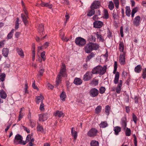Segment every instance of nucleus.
<instances>
[{
    "instance_id": "nucleus-12",
    "label": "nucleus",
    "mask_w": 146,
    "mask_h": 146,
    "mask_svg": "<svg viewBox=\"0 0 146 146\" xmlns=\"http://www.w3.org/2000/svg\"><path fill=\"white\" fill-rule=\"evenodd\" d=\"M39 120L40 121H44L47 119L48 118V114L47 113L44 114H41L39 115Z\"/></svg>"
},
{
    "instance_id": "nucleus-49",
    "label": "nucleus",
    "mask_w": 146,
    "mask_h": 146,
    "mask_svg": "<svg viewBox=\"0 0 146 146\" xmlns=\"http://www.w3.org/2000/svg\"><path fill=\"white\" fill-rule=\"evenodd\" d=\"M45 52L44 51L42 52L41 54V56L43 60L44 61L46 60Z\"/></svg>"
},
{
    "instance_id": "nucleus-43",
    "label": "nucleus",
    "mask_w": 146,
    "mask_h": 146,
    "mask_svg": "<svg viewBox=\"0 0 146 146\" xmlns=\"http://www.w3.org/2000/svg\"><path fill=\"white\" fill-rule=\"evenodd\" d=\"M102 107L100 106H98L95 109V113L96 114H98L100 112L101 110Z\"/></svg>"
},
{
    "instance_id": "nucleus-7",
    "label": "nucleus",
    "mask_w": 146,
    "mask_h": 146,
    "mask_svg": "<svg viewBox=\"0 0 146 146\" xmlns=\"http://www.w3.org/2000/svg\"><path fill=\"white\" fill-rule=\"evenodd\" d=\"M98 133V131L94 128H92L88 132L87 135L90 137H94L96 136Z\"/></svg>"
},
{
    "instance_id": "nucleus-20",
    "label": "nucleus",
    "mask_w": 146,
    "mask_h": 146,
    "mask_svg": "<svg viewBox=\"0 0 146 146\" xmlns=\"http://www.w3.org/2000/svg\"><path fill=\"white\" fill-rule=\"evenodd\" d=\"M0 96L1 98L5 99L7 97L6 93L3 90H0Z\"/></svg>"
},
{
    "instance_id": "nucleus-6",
    "label": "nucleus",
    "mask_w": 146,
    "mask_h": 146,
    "mask_svg": "<svg viewBox=\"0 0 146 146\" xmlns=\"http://www.w3.org/2000/svg\"><path fill=\"white\" fill-rule=\"evenodd\" d=\"M99 93V92L98 90L95 88L91 89L89 92L90 96L92 98L97 96Z\"/></svg>"
},
{
    "instance_id": "nucleus-14",
    "label": "nucleus",
    "mask_w": 146,
    "mask_h": 146,
    "mask_svg": "<svg viewBox=\"0 0 146 146\" xmlns=\"http://www.w3.org/2000/svg\"><path fill=\"white\" fill-rule=\"evenodd\" d=\"M103 24V23L102 22L100 21H97L94 23V26L95 28H100L102 26Z\"/></svg>"
},
{
    "instance_id": "nucleus-46",
    "label": "nucleus",
    "mask_w": 146,
    "mask_h": 146,
    "mask_svg": "<svg viewBox=\"0 0 146 146\" xmlns=\"http://www.w3.org/2000/svg\"><path fill=\"white\" fill-rule=\"evenodd\" d=\"M113 1L116 8L117 9H118L119 4V0H113Z\"/></svg>"
},
{
    "instance_id": "nucleus-64",
    "label": "nucleus",
    "mask_w": 146,
    "mask_h": 146,
    "mask_svg": "<svg viewBox=\"0 0 146 146\" xmlns=\"http://www.w3.org/2000/svg\"><path fill=\"white\" fill-rule=\"evenodd\" d=\"M120 33L121 37H123V28L122 27H121L120 28Z\"/></svg>"
},
{
    "instance_id": "nucleus-38",
    "label": "nucleus",
    "mask_w": 146,
    "mask_h": 146,
    "mask_svg": "<svg viewBox=\"0 0 146 146\" xmlns=\"http://www.w3.org/2000/svg\"><path fill=\"white\" fill-rule=\"evenodd\" d=\"M66 97L65 92H63L60 95V98L61 100L62 101H65V99Z\"/></svg>"
},
{
    "instance_id": "nucleus-62",
    "label": "nucleus",
    "mask_w": 146,
    "mask_h": 146,
    "mask_svg": "<svg viewBox=\"0 0 146 146\" xmlns=\"http://www.w3.org/2000/svg\"><path fill=\"white\" fill-rule=\"evenodd\" d=\"M23 129L25 131H26L28 133H29L30 132V131L29 129H28L27 127L23 126Z\"/></svg>"
},
{
    "instance_id": "nucleus-48",
    "label": "nucleus",
    "mask_w": 146,
    "mask_h": 146,
    "mask_svg": "<svg viewBox=\"0 0 146 146\" xmlns=\"http://www.w3.org/2000/svg\"><path fill=\"white\" fill-rule=\"evenodd\" d=\"M29 120L31 125L32 127H33L35 126L36 122L35 121L32 119H30Z\"/></svg>"
},
{
    "instance_id": "nucleus-39",
    "label": "nucleus",
    "mask_w": 146,
    "mask_h": 146,
    "mask_svg": "<svg viewBox=\"0 0 146 146\" xmlns=\"http://www.w3.org/2000/svg\"><path fill=\"white\" fill-rule=\"evenodd\" d=\"M137 10L138 8L137 7L134 8L132 10L131 13V16L132 18L134 17L135 14L137 12Z\"/></svg>"
},
{
    "instance_id": "nucleus-55",
    "label": "nucleus",
    "mask_w": 146,
    "mask_h": 146,
    "mask_svg": "<svg viewBox=\"0 0 146 146\" xmlns=\"http://www.w3.org/2000/svg\"><path fill=\"white\" fill-rule=\"evenodd\" d=\"M23 113L22 112H21V111H20L19 112V116L18 120L19 121H20L21 119L23 118Z\"/></svg>"
},
{
    "instance_id": "nucleus-27",
    "label": "nucleus",
    "mask_w": 146,
    "mask_h": 146,
    "mask_svg": "<svg viewBox=\"0 0 146 146\" xmlns=\"http://www.w3.org/2000/svg\"><path fill=\"white\" fill-rule=\"evenodd\" d=\"M44 97L42 95H40V96L36 97L37 100L36 103L39 104L40 102H42L44 99Z\"/></svg>"
},
{
    "instance_id": "nucleus-25",
    "label": "nucleus",
    "mask_w": 146,
    "mask_h": 146,
    "mask_svg": "<svg viewBox=\"0 0 146 146\" xmlns=\"http://www.w3.org/2000/svg\"><path fill=\"white\" fill-rule=\"evenodd\" d=\"M96 35L97 38L100 41L102 42L104 41V40L103 36H102L100 34V33H99L97 32L96 33Z\"/></svg>"
},
{
    "instance_id": "nucleus-3",
    "label": "nucleus",
    "mask_w": 146,
    "mask_h": 146,
    "mask_svg": "<svg viewBox=\"0 0 146 146\" xmlns=\"http://www.w3.org/2000/svg\"><path fill=\"white\" fill-rule=\"evenodd\" d=\"M75 42L77 45L79 46H84L86 43V40L80 37H77L75 39Z\"/></svg>"
},
{
    "instance_id": "nucleus-5",
    "label": "nucleus",
    "mask_w": 146,
    "mask_h": 146,
    "mask_svg": "<svg viewBox=\"0 0 146 146\" xmlns=\"http://www.w3.org/2000/svg\"><path fill=\"white\" fill-rule=\"evenodd\" d=\"M23 138L22 136L19 134H17L15 137L14 142L16 144H21L23 145Z\"/></svg>"
},
{
    "instance_id": "nucleus-28",
    "label": "nucleus",
    "mask_w": 146,
    "mask_h": 146,
    "mask_svg": "<svg viewBox=\"0 0 146 146\" xmlns=\"http://www.w3.org/2000/svg\"><path fill=\"white\" fill-rule=\"evenodd\" d=\"M142 68L140 65H138L134 69L136 73H139L141 72Z\"/></svg>"
},
{
    "instance_id": "nucleus-61",
    "label": "nucleus",
    "mask_w": 146,
    "mask_h": 146,
    "mask_svg": "<svg viewBox=\"0 0 146 146\" xmlns=\"http://www.w3.org/2000/svg\"><path fill=\"white\" fill-rule=\"evenodd\" d=\"M134 143L135 146H137V138L134 135Z\"/></svg>"
},
{
    "instance_id": "nucleus-23",
    "label": "nucleus",
    "mask_w": 146,
    "mask_h": 146,
    "mask_svg": "<svg viewBox=\"0 0 146 146\" xmlns=\"http://www.w3.org/2000/svg\"><path fill=\"white\" fill-rule=\"evenodd\" d=\"M113 130L115 135H118L119 132L121 131V128L119 126H116L114 128Z\"/></svg>"
},
{
    "instance_id": "nucleus-60",
    "label": "nucleus",
    "mask_w": 146,
    "mask_h": 146,
    "mask_svg": "<svg viewBox=\"0 0 146 146\" xmlns=\"http://www.w3.org/2000/svg\"><path fill=\"white\" fill-rule=\"evenodd\" d=\"M139 99V98L137 96H135L134 97V100L135 103H138V100Z\"/></svg>"
},
{
    "instance_id": "nucleus-44",
    "label": "nucleus",
    "mask_w": 146,
    "mask_h": 146,
    "mask_svg": "<svg viewBox=\"0 0 146 146\" xmlns=\"http://www.w3.org/2000/svg\"><path fill=\"white\" fill-rule=\"evenodd\" d=\"M14 31V29H12L11 32L8 34L7 36L8 39H11L12 38Z\"/></svg>"
},
{
    "instance_id": "nucleus-1",
    "label": "nucleus",
    "mask_w": 146,
    "mask_h": 146,
    "mask_svg": "<svg viewBox=\"0 0 146 146\" xmlns=\"http://www.w3.org/2000/svg\"><path fill=\"white\" fill-rule=\"evenodd\" d=\"M66 66L64 63H62L60 72L56 78L55 86L57 87L61 81L62 77H64L66 76Z\"/></svg>"
},
{
    "instance_id": "nucleus-47",
    "label": "nucleus",
    "mask_w": 146,
    "mask_h": 146,
    "mask_svg": "<svg viewBox=\"0 0 146 146\" xmlns=\"http://www.w3.org/2000/svg\"><path fill=\"white\" fill-rule=\"evenodd\" d=\"M65 18H66V21L64 22V26H65L66 25L67 22L69 20L70 17L68 15V14L66 13V14L65 16Z\"/></svg>"
},
{
    "instance_id": "nucleus-54",
    "label": "nucleus",
    "mask_w": 146,
    "mask_h": 146,
    "mask_svg": "<svg viewBox=\"0 0 146 146\" xmlns=\"http://www.w3.org/2000/svg\"><path fill=\"white\" fill-rule=\"evenodd\" d=\"M44 69H42V68L40 69L39 72V74H38V77H40L42 76L43 75V74L44 72Z\"/></svg>"
},
{
    "instance_id": "nucleus-45",
    "label": "nucleus",
    "mask_w": 146,
    "mask_h": 146,
    "mask_svg": "<svg viewBox=\"0 0 146 146\" xmlns=\"http://www.w3.org/2000/svg\"><path fill=\"white\" fill-rule=\"evenodd\" d=\"M105 88L104 87L102 86L99 89L100 93L102 94L105 93Z\"/></svg>"
},
{
    "instance_id": "nucleus-32",
    "label": "nucleus",
    "mask_w": 146,
    "mask_h": 146,
    "mask_svg": "<svg viewBox=\"0 0 146 146\" xmlns=\"http://www.w3.org/2000/svg\"><path fill=\"white\" fill-rule=\"evenodd\" d=\"M74 128L72 127L71 129V133L74 138L75 139L77 137V132L76 131L73 130Z\"/></svg>"
},
{
    "instance_id": "nucleus-37",
    "label": "nucleus",
    "mask_w": 146,
    "mask_h": 146,
    "mask_svg": "<svg viewBox=\"0 0 146 146\" xmlns=\"http://www.w3.org/2000/svg\"><path fill=\"white\" fill-rule=\"evenodd\" d=\"M110 109V107L109 106L107 105L106 106L105 108V112L106 114L108 115L109 114Z\"/></svg>"
},
{
    "instance_id": "nucleus-34",
    "label": "nucleus",
    "mask_w": 146,
    "mask_h": 146,
    "mask_svg": "<svg viewBox=\"0 0 146 146\" xmlns=\"http://www.w3.org/2000/svg\"><path fill=\"white\" fill-rule=\"evenodd\" d=\"M16 50L17 53L19 55L23 56H24L23 52L21 49L17 48Z\"/></svg>"
},
{
    "instance_id": "nucleus-35",
    "label": "nucleus",
    "mask_w": 146,
    "mask_h": 146,
    "mask_svg": "<svg viewBox=\"0 0 146 146\" xmlns=\"http://www.w3.org/2000/svg\"><path fill=\"white\" fill-rule=\"evenodd\" d=\"M31 139V135L30 134L28 135L26 137V141H23V145H25L26 144L27 142H28L30 141Z\"/></svg>"
},
{
    "instance_id": "nucleus-50",
    "label": "nucleus",
    "mask_w": 146,
    "mask_h": 146,
    "mask_svg": "<svg viewBox=\"0 0 146 146\" xmlns=\"http://www.w3.org/2000/svg\"><path fill=\"white\" fill-rule=\"evenodd\" d=\"M119 49L120 52H123V54H125L126 53V51L124 49V46H119Z\"/></svg>"
},
{
    "instance_id": "nucleus-10",
    "label": "nucleus",
    "mask_w": 146,
    "mask_h": 146,
    "mask_svg": "<svg viewBox=\"0 0 146 146\" xmlns=\"http://www.w3.org/2000/svg\"><path fill=\"white\" fill-rule=\"evenodd\" d=\"M99 46H86L85 51L87 53H90L92 50H96L99 48Z\"/></svg>"
},
{
    "instance_id": "nucleus-24",
    "label": "nucleus",
    "mask_w": 146,
    "mask_h": 146,
    "mask_svg": "<svg viewBox=\"0 0 146 146\" xmlns=\"http://www.w3.org/2000/svg\"><path fill=\"white\" fill-rule=\"evenodd\" d=\"M9 53V50L7 48H3L2 50V54L5 57H7Z\"/></svg>"
},
{
    "instance_id": "nucleus-4",
    "label": "nucleus",
    "mask_w": 146,
    "mask_h": 146,
    "mask_svg": "<svg viewBox=\"0 0 146 146\" xmlns=\"http://www.w3.org/2000/svg\"><path fill=\"white\" fill-rule=\"evenodd\" d=\"M141 21L140 17L139 15L137 16L132 20L133 25L134 26L138 27L140 25Z\"/></svg>"
},
{
    "instance_id": "nucleus-53",
    "label": "nucleus",
    "mask_w": 146,
    "mask_h": 146,
    "mask_svg": "<svg viewBox=\"0 0 146 146\" xmlns=\"http://www.w3.org/2000/svg\"><path fill=\"white\" fill-rule=\"evenodd\" d=\"M132 117L133 121L135 124L136 123L137 121V116L134 114H133Z\"/></svg>"
},
{
    "instance_id": "nucleus-19",
    "label": "nucleus",
    "mask_w": 146,
    "mask_h": 146,
    "mask_svg": "<svg viewBox=\"0 0 146 146\" xmlns=\"http://www.w3.org/2000/svg\"><path fill=\"white\" fill-rule=\"evenodd\" d=\"M82 83V80L80 78H75L74 83L76 85H80Z\"/></svg>"
},
{
    "instance_id": "nucleus-21",
    "label": "nucleus",
    "mask_w": 146,
    "mask_h": 146,
    "mask_svg": "<svg viewBox=\"0 0 146 146\" xmlns=\"http://www.w3.org/2000/svg\"><path fill=\"white\" fill-rule=\"evenodd\" d=\"M54 114L55 116L60 117L63 115V113L62 111L57 110L54 113Z\"/></svg>"
},
{
    "instance_id": "nucleus-41",
    "label": "nucleus",
    "mask_w": 146,
    "mask_h": 146,
    "mask_svg": "<svg viewBox=\"0 0 146 146\" xmlns=\"http://www.w3.org/2000/svg\"><path fill=\"white\" fill-rule=\"evenodd\" d=\"M36 129L37 131H40L42 132H43V129L42 125L38 124L37 126Z\"/></svg>"
},
{
    "instance_id": "nucleus-40",
    "label": "nucleus",
    "mask_w": 146,
    "mask_h": 146,
    "mask_svg": "<svg viewBox=\"0 0 146 146\" xmlns=\"http://www.w3.org/2000/svg\"><path fill=\"white\" fill-rule=\"evenodd\" d=\"M95 13V10L94 9L91 8V9L88 12L87 15L89 17H91Z\"/></svg>"
},
{
    "instance_id": "nucleus-9",
    "label": "nucleus",
    "mask_w": 146,
    "mask_h": 146,
    "mask_svg": "<svg viewBox=\"0 0 146 146\" xmlns=\"http://www.w3.org/2000/svg\"><path fill=\"white\" fill-rule=\"evenodd\" d=\"M127 121L126 117H123L121 119L120 124L123 129H125L127 125Z\"/></svg>"
},
{
    "instance_id": "nucleus-57",
    "label": "nucleus",
    "mask_w": 146,
    "mask_h": 146,
    "mask_svg": "<svg viewBox=\"0 0 146 146\" xmlns=\"http://www.w3.org/2000/svg\"><path fill=\"white\" fill-rule=\"evenodd\" d=\"M35 80H34L33 82V84H32V86L34 89H37L38 90V88L37 87L35 86Z\"/></svg>"
},
{
    "instance_id": "nucleus-8",
    "label": "nucleus",
    "mask_w": 146,
    "mask_h": 146,
    "mask_svg": "<svg viewBox=\"0 0 146 146\" xmlns=\"http://www.w3.org/2000/svg\"><path fill=\"white\" fill-rule=\"evenodd\" d=\"M92 72H87L84 76L83 80L85 81H88L90 80L92 77Z\"/></svg>"
},
{
    "instance_id": "nucleus-42",
    "label": "nucleus",
    "mask_w": 146,
    "mask_h": 146,
    "mask_svg": "<svg viewBox=\"0 0 146 146\" xmlns=\"http://www.w3.org/2000/svg\"><path fill=\"white\" fill-rule=\"evenodd\" d=\"M118 15L117 10V9L115 11V10H114L113 12L112 15L114 19L117 18L118 17Z\"/></svg>"
},
{
    "instance_id": "nucleus-63",
    "label": "nucleus",
    "mask_w": 146,
    "mask_h": 146,
    "mask_svg": "<svg viewBox=\"0 0 146 146\" xmlns=\"http://www.w3.org/2000/svg\"><path fill=\"white\" fill-rule=\"evenodd\" d=\"M62 3H64L66 5L69 4V1L68 0H63L62 1Z\"/></svg>"
},
{
    "instance_id": "nucleus-22",
    "label": "nucleus",
    "mask_w": 146,
    "mask_h": 146,
    "mask_svg": "<svg viewBox=\"0 0 146 146\" xmlns=\"http://www.w3.org/2000/svg\"><path fill=\"white\" fill-rule=\"evenodd\" d=\"M108 124L106 121H102L99 125V126L100 128H105L107 127Z\"/></svg>"
},
{
    "instance_id": "nucleus-31",
    "label": "nucleus",
    "mask_w": 146,
    "mask_h": 146,
    "mask_svg": "<svg viewBox=\"0 0 146 146\" xmlns=\"http://www.w3.org/2000/svg\"><path fill=\"white\" fill-rule=\"evenodd\" d=\"M91 146H99L98 141L95 140L92 141L90 142Z\"/></svg>"
},
{
    "instance_id": "nucleus-13",
    "label": "nucleus",
    "mask_w": 146,
    "mask_h": 146,
    "mask_svg": "<svg viewBox=\"0 0 146 146\" xmlns=\"http://www.w3.org/2000/svg\"><path fill=\"white\" fill-rule=\"evenodd\" d=\"M100 5V2L99 1H95L93 2L91 5V6L90 7L91 9H96L98 8L99 6Z\"/></svg>"
},
{
    "instance_id": "nucleus-18",
    "label": "nucleus",
    "mask_w": 146,
    "mask_h": 146,
    "mask_svg": "<svg viewBox=\"0 0 146 146\" xmlns=\"http://www.w3.org/2000/svg\"><path fill=\"white\" fill-rule=\"evenodd\" d=\"M124 131L125 135L127 136H130L131 134V131L130 129L126 127L125 129H123Z\"/></svg>"
},
{
    "instance_id": "nucleus-33",
    "label": "nucleus",
    "mask_w": 146,
    "mask_h": 146,
    "mask_svg": "<svg viewBox=\"0 0 146 146\" xmlns=\"http://www.w3.org/2000/svg\"><path fill=\"white\" fill-rule=\"evenodd\" d=\"M108 7L111 10H112L114 9V6L113 2L112 1H110L108 5Z\"/></svg>"
},
{
    "instance_id": "nucleus-52",
    "label": "nucleus",
    "mask_w": 146,
    "mask_h": 146,
    "mask_svg": "<svg viewBox=\"0 0 146 146\" xmlns=\"http://www.w3.org/2000/svg\"><path fill=\"white\" fill-rule=\"evenodd\" d=\"M5 74H2L0 76V81L3 82L5 80Z\"/></svg>"
},
{
    "instance_id": "nucleus-16",
    "label": "nucleus",
    "mask_w": 146,
    "mask_h": 146,
    "mask_svg": "<svg viewBox=\"0 0 146 146\" xmlns=\"http://www.w3.org/2000/svg\"><path fill=\"white\" fill-rule=\"evenodd\" d=\"M125 54H121L119 57V61L121 64L124 65L125 63Z\"/></svg>"
},
{
    "instance_id": "nucleus-58",
    "label": "nucleus",
    "mask_w": 146,
    "mask_h": 146,
    "mask_svg": "<svg viewBox=\"0 0 146 146\" xmlns=\"http://www.w3.org/2000/svg\"><path fill=\"white\" fill-rule=\"evenodd\" d=\"M108 36L110 38H111L112 37V33L109 30H108L107 33Z\"/></svg>"
},
{
    "instance_id": "nucleus-51",
    "label": "nucleus",
    "mask_w": 146,
    "mask_h": 146,
    "mask_svg": "<svg viewBox=\"0 0 146 146\" xmlns=\"http://www.w3.org/2000/svg\"><path fill=\"white\" fill-rule=\"evenodd\" d=\"M142 78L143 79L145 78L146 77V68L143 70V73L142 75Z\"/></svg>"
},
{
    "instance_id": "nucleus-29",
    "label": "nucleus",
    "mask_w": 146,
    "mask_h": 146,
    "mask_svg": "<svg viewBox=\"0 0 146 146\" xmlns=\"http://www.w3.org/2000/svg\"><path fill=\"white\" fill-rule=\"evenodd\" d=\"M44 25L42 24L40 25L38 29V32L40 33H42L43 34V32L44 30Z\"/></svg>"
},
{
    "instance_id": "nucleus-36",
    "label": "nucleus",
    "mask_w": 146,
    "mask_h": 146,
    "mask_svg": "<svg viewBox=\"0 0 146 146\" xmlns=\"http://www.w3.org/2000/svg\"><path fill=\"white\" fill-rule=\"evenodd\" d=\"M95 56V54L93 53H91L89 56H88L86 59V61L87 62L89 61L92 58Z\"/></svg>"
},
{
    "instance_id": "nucleus-15",
    "label": "nucleus",
    "mask_w": 146,
    "mask_h": 146,
    "mask_svg": "<svg viewBox=\"0 0 146 146\" xmlns=\"http://www.w3.org/2000/svg\"><path fill=\"white\" fill-rule=\"evenodd\" d=\"M40 5L42 7H47L50 9H51L52 8V5L50 4L49 2L44 3L41 1V3H40Z\"/></svg>"
},
{
    "instance_id": "nucleus-30",
    "label": "nucleus",
    "mask_w": 146,
    "mask_h": 146,
    "mask_svg": "<svg viewBox=\"0 0 146 146\" xmlns=\"http://www.w3.org/2000/svg\"><path fill=\"white\" fill-rule=\"evenodd\" d=\"M104 18L107 19L109 17L108 11L107 9H104L103 10Z\"/></svg>"
},
{
    "instance_id": "nucleus-26",
    "label": "nucleus",
    "mask_w": 146,
    "mask_h": 146,
    "mask_svg": "<svg viewBox=\"0 0 146 146\" xmlns=\"http://www.w3.org/2000/svg\"><path fill=\"white\" fill-rule=\"evenodd\" d=\"M125 14L128 17L130 16L131 10L129 6H126L125 7Z\"/></svg>"
},
{
    "instance_id": "nucleus-17",
    "label": "nucleus",
    "mask_w": 146,
    "mask_h": 146,
    "mask_svg": "<svg viewBox=\"0 0 146 146\" xmlns=\"http://www.w3.org/2000/svg\"><path fill=\"white\" fill-rule=\"evenodd\" d=\"M21 17L25 25H26L28 23V21L27 20V19L28 18H27V16L23 13H22L21 14Z\"/></svg>"
},
{
    "instance_id": "nucleus-59",
    "label": "nucleus",
    "mask_w": 146,
    "mask_h": 146,
    "mask_svg": "<svg viewBox=\"0 0 146 146\" xmlns=\"http://www.w3.org/2000/svg\"><path fill=\"white\" fill-rule=\"evenodd\" d=\"M40 109L41 111L44 110V105L42 102H41L40 107Z\"/></svg>"
},
{
    "instance_id": "nucleus-11",
    "label": "nucleus",
    "mask_w": 146,
    "mask_h": 146,
    "mask_svg": "<svg viewBox=\"0 0 146 146\" xmlns=\"http://www.w3.org/2000/svg\"><path fill=\"white\" fill-rule=\"evenodd\" d=\"M117 69L116 68H114L113 71V74H115L116 73L114 80V82L115 84L118 83L119 78V73L118 72H116Z\"/></svg>"
},
{
    "instance_id": "nucleus-2",
    "label": "nucleus",
    "mask_w": 146,
    "mask_h": 146,
    "mask_svg": "<svg viewBox=\"0 0 146 146\" xmlns=\"http://www.w3.org/2000/svg\"><path fill=\"white\" fill-rule=\"evenodd\" d=\"M107 67L104 66L103 67L99 65L94 67L92 70L93 74H100V75H103L106 72Z\"/></svg>"
},
{
    "instance_id": "nucleus-56",
    "label": "nucleus",
    "mask_w": 146,
    "mask_h": 146,
    "mask_svg": "<svg viewBox=\"0 0 146 146\" xmlns=\"http://www.w3.org/2000/svg\"><path fill=\"white\" fill-rule=\"evenodd\" d=\"M121 88L120 87L117 86L116 89V92L117 94H120L121 92Z\"/></svg>"
}]
</instances>
